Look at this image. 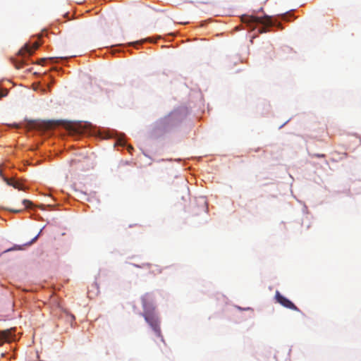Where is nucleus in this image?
I'll use <instances>...</instances> for the list:
<instances>
[{
    "label": "nucleus",
    "mask_w": 361,
    "mask_h": 361,
    "mask_svg": "<svg viewBox=\"0 0 361 361\" xmlns=\"http://www.w3.org/2000/svg\"><path fill=\"white\" fill-rule=\"evenodd\" d=\"M142 304L143 307L142 316L145 321L151 326L155 334L161 338V341L164 342L160 329V322L154 312V306L149 302V298L147 295H145L142 298Z\"/></svg>",
    "instance_id": "nucleus-1"
},
{
    "label": "nucleus",
    "mask_w": 361,
    "mask_h": 361,
    "mask_svg": "<svg viewBox=\"0 0 361 361\" xmlns=\"http://www.w3.org/2000/svg\"><path fill=\"white\" fill-rule=\"evenodd\" d=\"M241 21L243 23L247 24L252 29H255V27L253 25L255 24L263 25L264 27L259 29V33L268 32L267 27H271L273 25L271 18L267 16H265L263 18H259L254 16L243 15L241 16Z\"/></svg>",
    "instance_id": "nucleus-2"
},
{
    "label": "nucleus",
    "mask_w": 361,
    "mask_h": 361,
    "mask_svg": "<svg viewBox=\"0 0 361 361\" xmlns=\"http://www.w3.org/2000/svg\"><path fill=\"white\" fill-rule=\"evenodd\" d=\"M16 328H11L6 330H0V346L4 343H10L16 341Z\"/></svg>",
    "instance_id": "nucleus-3"
},
{
    "label": "nucleus",
    "mask_w": 361,
    "mask_h": 361,
    "mask_svg": "<svg viewBox=\"0 0 361 361\" xmlns=\"http://www.w3.org/2000/svg\"><path fill=\"white\" fill-rule=\"evenodd\" d=\"M275 299L278 303L284 307L300 312V310L290 300L283 296L278 290L276 291Z\"/></svg>",
    "instance_id": "nucleus-4"
},
{
    "label": "nucleus",
    "mask_w": 361,
    "mask_h": 361,
    "mask_svg": "<svg viewBox=\"0 0 361 361\" xmlns=\"http://www.w3.org/2000/svg\"><path fill=\"white\" fill-rule=\"evenodd\" d=\"M39 47V44L37 42H35L32 45L26 44L24 47H23L19 51L18 54L21 56H25V55L27 54L29 56L32 55L34 51L38 49Z\"/></svg>",
    "instance_id": "nucleus-5"
},
{
    "label": "nucleus",
    "mask_w": 361,
    "mask_h": 361,
    "mask_svg": "<svg viewBox=\"0 0 361 361\" xmlns=\"http://www.w3.org/2000/svg\"><path fill=\"white\" fill-rule=\"evenodd\" d=\"M37 238H38V235H36L35 238H33L30 242H28L23 245H15L13 247L6 250L5 252H11V251H16V250H24V247L30 246L33 243H35L36 241V240L37 239Z\"/></svg>",
    "instance_id": "nucleus-6"
},
{
    "label": "nucleus",
    "mask_w": 361,
    "mask_h": 361,
    "mask_svg": "<svg viewBox=\"0 0 361 361\" xmlns=\"http://www.w3.org/2000/svg\"><path fill=\"white\" fill-rule=\"evenodd\" d=\"M0 176L2 177L4 181L8 185H10V186H12L14 188H16V189H18V190H21V188H20V185L19 183L16 182V181H14L13 179H10V178H8L5 176H3L2 174V171L1 169H0Z\"/></svg>",
    "instance_id": "nucleus-7"
},
{
    "label": "nucleus",
    "mask_w": 361,
    "mask_h": 361,
    "mask_svg": "<svg viewBox=\"0 0 361 361\" xmlns=\"http://www.w3.org/2000/svg\"><path fill=\"white\" fill-rule=\"evenodd\" d=\"M40 126L44 128H50L52 127L53 123L51 121L43 122L42 123L40 124Z\"/></svg>",
    "instance_id": "nucleus-8"
},
{
    "label": "nucleus",
    "mask_w": 361,
    "mask_h": 361,
    "mask_svg": "<svg viewBox=\"0 0 361 361\" xmlns=\"http://www.w3.org/2000/svg\"><path fill=\"white\" fill-rule=\"evenodd\" d=\"M22 203L24 205L25 208H30L31 206L32 205V202L27 200H24Z\"/></svg>",
    "instance_id": "nucleus-9"
},
{
    "label": "nucleus",
    "mask_w": 361,
    "mask_h": 361,
    "mask_svg": "<svg viewBox=\"0 0 361 361\" xmlns=\"http://www.w3.org/2000/svg\"><path fill=\"white\" fill-rule=\"evenodd\" d=\"M8 94V91L6 89H0V99L6 97Z\"/></svg>",
    "instance_id": "nucleus-10"
},
{
    "label": "nucleus",
    "mask_w": 361,
    "mask_h": 361,
    "mask_svg": "<svg viewBox=\"0 0 361 361\" xmlns=\"http://www.w3.org/2000/svg\"><path fill=\"white\" fill-rule=\"evenodd\" d=\"M23 62H15V66L17 69H20L23 67Z\"/></svg>",
    "instance_id": "nucleus-11"
},
{
    "label": "nucleus",
    "mask_w": 361,
    "mask_h": 361,
    "mask_svg": "<svg viewBox=\"0 0 361 361\" xmlns=\"http://www.w3.org/2000/svg\"><path fill=\"white\" fill-rule=\"evenodd\" d=\"M312 157H321L324 158L325 157V154H313L311 155Z\"/></svg>",
    "instance_id": "nucleus-12"
},
{
    "label": "nucleus",
    "mask_w": 361,
    "mask_h": 361,
    "mask_svg": "<svg viewBox=\"0 0 361 361\" xmlns=\"http://www.w3.org/2000/svg\"><path fill=\"white\" fill-rule=\"evenodd\" d=\"M153 268H154V269H152V271H153V272H155V271H157V272H159H159H161V270H159V269L157 268V266H155V265H154V266H151V269H153Z\"/></svg>",
    "instance_id": "nucleus-13"
},
{
    "label": "nucleus",
    "mask_w": 361,
    "mask_h": 361,
    "mask_svg": "<svg viewBox=\"0 0 361 361\" xmlns=\"http://www.w3.org/2000/svg\"><path fill=\"white\" fill-rule=\"evenodd\" d=\"M10 211L14 212V213H18L20 212V211H22V209H9Z\"/></svg>",
    "instance_id": "nucleus-14"
}]
</instances>
